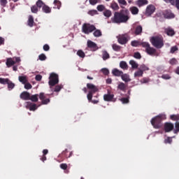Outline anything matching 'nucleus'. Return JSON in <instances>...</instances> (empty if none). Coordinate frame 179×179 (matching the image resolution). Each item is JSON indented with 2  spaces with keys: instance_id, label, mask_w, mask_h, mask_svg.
Listing matches in <instances>:
<instances>
[{
  "instance_id": "1",
  "label": "nucleus",
  "mask_w": 179,
  "mask_h": 179,
  "mask_svg": "<svg viewBox=\"0 0 179 179\" xmlns=\"http://www.w3.org/2000/svg\"><path fill=\"white\" fill-rule=\"evenodd\" d=\"M129 19H131V13H129V10L124 8L115 12L113 16L110 18V21L115 24H121L128 23Z\"/></svg>"
},
{
  "instance_id": "2",
  "label": "nucleus",
  "mask_w": 179,
  "mask_h": 179,
  "mask_svg": "<svg viewBox=\"0 0 179 179\" xmlns=\"http://www.w3.org/2000/svg\"><path fill=\"white\" fill-rule=\"evenodd\" d=\"M166 115L164 114H159L155 117H153L150 122L151 124L152 125L153 128L155 129H160V128L163 127V123L162 121L164 120H166Z\"/></svg>"
},
{
  "instance_id": "3",
  "label": "nucleus",
  "mask_w": 179,
  "mask_h": 179,
  "mask_svg": "<svg viewBox=\"0 0 179 179\" xmlns=\"http://www.w3.org/2000/svg\"><path fill=\"white\" fill-rule=\"evenodd\" d=\"M87 87L89 90V92L87 95V100L90 102L93 103V104H97V103H99V100H92V99H93V94H94V93H96V92H99V88H97L96 85L92 83H87Z\"/></svg>"
},
{
  "instance_id": "4",
  "label": "nucleus",
  "mask_w": 179,
  "mask_h": 179,
  "mask_svg": "<svg viewBox=\"0 0 179 179\" xmlns=\"http://www.w3.org/2000/svg\"><path fill=\"white\" fill-rule=\"evenodd\" d=\"M140 45L143 47V48H145V52L148 54V55H151L153 57H157L159 54L157 53V50L155 48L150 47V44L148 42H140Z\"/></svg>"
},
{
  "instance_id": "5",
  "label": "nucleus",
  "mask_w": 179,
  "mask_h": 179,
  "mask_svg": "<svg viewBox=\"0 0 179 179\" xmlns=\"http://www.w3.org/2000/svg\"><path fill=\"white\" fill-rule=\"evenodd\" d=\"M150 43L155 48H162L164 45L163 38L159 36H153L150 38Z\"/></svg>"
},
{
  "instance_id": "6",
  "label": "nucleus",
  "mask_w": 179,
  "mask_h": 179,
  "mask_svg": "<svg viewBox=\"0 0 179 179\" xmlns=\"http://www.w3.org/2000/svg\"><path fill=\"white\" fill-rule=\"evenodd\" d=\"M96 30V26L91 24L90 23H84L82 27V31L85 34H90Z\"/></svg>"
},
{
  "instance_id": "7",
  "label": "nucleus",
  "mask_w": 179,
  "mask_h": 179,
  "mask_svg": "<svg viewBox=\"0 0 179 179\" xmlns=\"http://www.w3.org/2000/svg\"><path fill=\"white\" fill-rule=\"evenodd\" d=\"M58 83H59L58 74L55 73H50L49 77V82H48L49 86L50 87L55 86V85H58Z\"/></svg>"
},
{
  "instance_id": "8",
  "label": "nucleus",
  "mask_w": 179,
  "mask_h": 179,
  "mask_svg": "<svg viewBox=\"0 0 179 179\" xmlns=\"http://www.w3.org/2000/svg\"><path fill=\"white\" fill-rule=\"evenodd\" d=\"M117 43L119 44H121L122 45H124L129 41V36L128 34H121L117 36Z\"/></svg>"
},
{
  "instance_id": "9",
  "label": "nucleus",
  "mask_w": 179,
  "mask_h": 179,
  "mask_svg": "<svg viewBox=\"0 0 179 179\" xmlns=\"http://www.w3.org/2000/svg\"><path fill=\"white\" fill-rule=\"evenodd\" d=\"M155 10H156V7H155L152 4L148 5L145 10L146 16H152V15H153V13H155Z\"/></svg>"
},
{
  "instance_id": "10",
  "label": "nucleus",
  "mask_w": 179,
  "mask_h": 179,
  "mask_svg": "<svg viewBox=\"0 0 179 179\" xmlns=\"http://www.w3.org/2000/svg\"><path fill=\"white\" fill-rule=\"evenodd\" d=\"M103 100L104 101H113V103L117 101V99H114V94H110V92L103 95Z\"/></svg>"
},
{
  "instance_id": "11",
  "label": "nucleus",
  "mask_w": 179,
  "mask_h": 179,
  "mask_svg": "<svg viewBox=\"0 0 179 179\" xmlns=\"http://www.w3.org/2000/svg\"><path fill=\"white\" fill-rule=\"evenodd\" d=\"M162 15L165 19H174L176 17V15H174V13H171V10H166L162 13Z\"/></svg>"
},
{
  "instance_id": "12",
  "label": "nucleus",
  "mask_w": 179,
  "mask_h": 179,
  "mask_svg": "<svg viewBox=\"0 0 179 179\" xmlns=\"http://www.w3.org/2000/svg\"><path fill=\"white\" fill-rule=\"evenodd\" d=\"M165 132H171L174 129V124L171 122H165L164 124Z\"/></svg>"
},
{
  "instance_id": "13",
  "label": "nucleus",
  "mask_w": 179,
  "mask_h": 179,
  "mask_svg": "<svg viewBox=\"0 0 179 179\" xmlns=\"http://www.w3.org/2000/svg\"><path fill=\"white\" fill-rule=\"evenodd\" d=\"M39 99L41 100L42 104L43 105L48 104V103L50 101V99H47L44 92H41L39 94Z\"/></svg>"
},
{
  "instance_id": "14",
  "label": "nucleus",
  "mask_w": 179,
  "mask_h": 179,
  "mask_svg": "<svg viewBox=\"0 0 179 179\" xmlns=\"http://www.w3.org/2000/svg\"><path fill=\"white\" fill-rule=\"evenodd\" d=\"M143 28L141 25H138L134 28L135 36H142Z\"/></svg>"
},
{
  "instance_id": "15",
  "label": "nucleus",
  "mask_w": 179,
  "mask_h": 179,
  "mask_svg": "<svg viewBox=\"0 0 179 179\" xmlns=\"http://www.w3.org/2000/svg\"><path fill=\"white\" fill-rule=\"evenodd\" d=\"M136 5L138 6V8H142V6H145V5H148L149 1L148 0H137L135 2Z\"/></svg>"
},
{
  "instance_id": "16",
  "label": "nucleus",
  "mask_w": 179,
  "mask_h": 179,
  "mask_svg": "<svg viewBox=\"0 0 179 179\" xmlns=\"http://www.w3.org/2000/svg\"><path fill=\"white\" fill-rule=\"evenodd\" d=\"M87 47L88 48L93 50V51L97 50V44L92 41H87Z\"/></svg>"
},
{
  "instance_id": "17",
  "label": "nucleus",
  "mask_w": 179,
  "mask_h": 179,
  "mask_svg": "<svg viewBox=\"0 0 179 179\" xmlns=\"http://www.w3.org/2000/svg\"><path fill=\"white\" fill-rule=\"evenodd\" d=\"M122 80L125 82V83H128V82H131V78L129 77V74L122 73V76H120Z\"/></svg>"
},
{
  "instance_id": "18",
  "label": "nucleus",
  "mask_w": 179,
  "mask_h": 179,
  "mask_svg": "<svg viewBox=\"0 0 179 179\" xmlns=\"http://www.w3.org/2000/svg\"><path fill=\"white\" fill-rule=\"evenodd\" d=\"M20 97L22 99V100H30V93L27 92H23L21 93Z\"/></svg>"
},
{
  "instance_id": "19",
  "label": "nucleus",
  "mask_w": 179,
  "mask_h": 179,
  "mask_svg": "<svg viewBox=\"0 0 179 179\" xmlns=\"http://www.w3.org/2000/svg\"><path fill=\"white\" fill-rule=\"evenodd\" d=\"M127 87H128V85L124 83H120L119 85H117V89L119 90H121V92H126Z\"/></svg>"
},
{
  "instance_id": "20",
  "label": "nucleus",
  "mask_w": 179,
  "mask_h": 179,
  "mask_svg": "<svg viewBox=\"0 0 179 179\" xmlns=\"http://www.w3.org/2000/svg\"><path fill=\"white\" fill-rule=\"evenodd\" d=\"M129 11L131 12V15H136L139 13V8L136 6H131L129 8Z\"/></svg>"
},
{
  "instance_id": "21",
  "label": "nucleus",
  "mask_w": 179,
  "mask_h": 179,
  "mask_svg": "<svg viewBox=\"0 0 179 179\" xmlns=\"http://www.w3.org/2000/svg\"><path fill=\"white\" fill-rule=\"evenodd\" d=\"M6 64L8 68H10V66H13V65L16 64V62H15L12 58H8L7 59Z\"/></svg>"
},
{
  "instance_id": "22",
  "label": "nucleus",
  "mask_w": 179,
  "mask_h": 179,
  "mask_svg": "<svg viewBox=\"0 0 179 179\" xmlns=\"http://www.w3.org/2000/svg\"><path fill=\"white\" fill-rule=\"evenodd\" d=\"M122 71H120L118 70V69H114L113 71H112V73L113 75V76H121L122 75Z\"/></svg>"
},
{
  "instance_id": "23",
  "label": "nucleus",
  "mask_w": 179,
  "mask_h": 179,
  "mask_svg": "<svg viewBox=\"0 0 179 179\" xmlns=\"http://www.w3.org/2000/svg\"><path fill=\"white\" fill-rule=\"evenodd\" d=\"M18 80L22 83V85H24L25 83H27V76H20L18 77Z\"/></svg>"
},
{
  "instance_id": "24",
  "label": "nucleus",
  "mask_w": 179,
  "mask_h": 179,
  "mask_svg": "<svg viewBox=\"0 0 179 179\" xmlns=\"http://www.w3.org/2000/svg\"><path fill=\"white\" fill-rule=\"evenodd\" d=\"M28 107H29L30 111H36V110L38 108L37 105L36 103H29Z\"/></svg>"
},
{
  "instance_id": "25",
  "label": "nucleus",
  "mask_w": 179,
  "mask_h": 179,
  "mask_svg": "<svg viewBox=\"0 0 179 179\" xmlns=\"http://www.w3.org/2000/svg\"><path fill=\"white\" fill-rule=\"evenodd\" d=\"M42 10L43 12H44V13H51V8H50V6H47V5H43V8H42Z\"/></svg>"
},
{
  "instance_id": "26",
  "label": "nucleus",
  "mask_w": 179,
  "mask_h": 179,
  "mask_svg": "<svg viewBox=\"0 0 179 179\" xmlns=\"http://www.w3.org/2000/svg\"><path fill=\"white\" fill-rule=\"evenodd\" d=\"M34 24V18L32 17V15H29L28 19V26H29V27H33Z\"/></svg>"
},
{
  "instance_id": "27",
  "label": "nucleus",
  "mask_w": 179,
  "mask_h": 179,
  "mask_svg": "<svg viewBox=\"0 0 179 179\" xmlns=\"http://www.w3.org/2000/svg\"><path fill=\"white\" fill-rule=\"evenodd\" d=\"M143 76V71L142 70H138L134 73V78H142Z\"/></svg>"
},
{
  "instance_id": "28",
  "label": "nucleus",
  "mask_w": 179,
  "mask_h": 179,
  "mask_svg": "<svg viewBox=\"0 0 179 179\" xmlns=\"http://www.w3.org/2000/svg\"><path fill=\"white\" fill-rule=\"evenodd\" d=\"M53 3L55 5L54 9H61V1H59V0H55Z\"/></svg>"
},
{
  "instance_id": "29",
  "label": "nucleus",
  "mask_w": 179,
  "mask_h": 179,
  "mask_svg": "<svg viewBox=\"0 0 179 179\" xmlns=\"http://www.w3.org/2000/svg\"><path fill=\"white\" fill-rule=\"evenodd\" d=\"M165 31H166L167 36H173L176 34V32L174 31V30L173 29H170V28L166 29L165 30Z\"/></svg>"
},
{
  "instance_id": "30",
  "label": "nucleus",
  "mask_w": 179,
  "mask_h": 179,
  "mask_svg": "<svg viewBox=\"0 0 179 179\" xmlns=\"http://www.w3.org/2000/svg\"><path fill=\"white\" fill-rule=\"evenodd\" d=\"M120 67L124 70L128 69V64H127V62H124V61L120 62Z\"/></svg>"
},
{
  "instance_id": "31",
  "label": "nucleus",
  "mask_w": 179,
  "mask_h": 179,
  "mask_svg": "<svg viewBox=\"0 0 179 179\" xmlns=\"http://www.w3.org/2000/svg\"><path fill=\"white\" fill-rule=\"evenodd\" d=\"M29 100H31L34 103H37L38 101V94L29 96Z\"/></svg>"
},
{
  "instance_id": "32",
  "label": "nucleus",
  "mask_w": 179,
  "mask_h": 179,
  "mask_svg": "<svg viewBox=\"0 0 179 179\" xmlns=\"http://www.w3.org/2000/svg\"><path fill=\"white\" fill-rule=\"evenodd\" d=\"M93 36L94 37H101L102 36L101 31L100 29H96L93 33Z\"/></svg>"
},
{
  "instance_id": "33",
  "label": "nucleus",
  "mask_w": 179,
  "mask_h": 179,
  "mask_svg": "<svg viewBox=\"0 0 179 179\" xmlns=\"http://www.w3.org/2000/svg\"><path fill=\"white\" fill-rule=\"evenodd\" d=\"M129 64L131 65L133 69H138V64L134 60H130Z\"/></svg>"
},
{
  "instance_id": "34",
  "label": "nucleus",
  "mask_w": 179,
  "mask_h": 179,
  "mask_svg": "<svg viewBox=\"0 0 179 179\" xmlns=\"http://www.w3.org/2000/svg\"><path fill=\"white\" fill-rule=\"evenodd\" d=\"M103 13L106 17H111L113 15V13L110 10H105Z\"/></svg>"
},
{
  "instance_id": "35",
  "label": "nucleus",
  "mask_w": 179,
  "mask_h": 179,
  "mask_svg": "<svg viewBox=\"0 0 179 179\" xmlns=\"http://www.w3.org/2000/svg\"><path fill=\"white\" fill-rule=\"evenodd\" d=\"M7 85L8 90H12V89L15 88V83H13L10 80H8V82H7Z\"/></svg>"
},
{
  "instance_id": "36",
  "label": "nucleus",
  "mask_w": 179,
  "mask_h": 179,
  "mask_svg": "<svg viewBox=\"0 0 179 179\" xmlns=\"http://www.w3.org/2000/svg\"><path fill=\"white\" fill-rule=\"evenodd\" d=\"M43 5H45L44 3V2H43V1L41 0H38L36 3V6L39 8V9H41V8H43Z\"/></svg>"
},
{
  "instance_id": "37",
  "label": "nucleus",
  "mask_w": 179,
  "mask_h": 179,
  "mask_svg": "<svg viewBox=\"0 0 179 179\" xmlns=\"http://www.w3.org/2000/svg\"><path fill=\"white\" fill-rule=\"evenodd\" d=\"M120 100L122 104H128V103H129V96L126 98H121Z\"/></svg>"
},
{
  "instance_id": "38",
  "label": "nucleus",
  "mask_w": 179,
  "mask_h": 179,
  "mask_svg": "<svg viewBox=\"0 0 179 179\" xmlns=\"http://www.w3.org/2000/svg\"><path fill=\"white\" fill-rule=\"evenodd\" d=\"M131 45L132 47H139L141 45V41H133L131 42Z\"/></svg>"
},
{
  "instance_id": "39",
  "label": "nucleus",
  "mask_w": 179,
  "mask_h": 179,
  "mask_svg": "<svg viewBox=\"0 0 179 179\" xmlns=\"http://www.w3.org/2000/svg\"><path fill=\"white\" fill-rule=\"evenodd\" d=\"M170 120L172 121H179V115H171Z\"/></svg>"
},
{
  "instance_id": "40",
  "label": "nucleus",
  "mask_w": 179,
  "mask_h": 179,
  "mask_svg": "<svg viewBox=\"0 0 179 179\" xmlns=\"http://www.w3.org/2000/svg\"><path fill=\"white\" fill-rule=\"evenodd\" d=\"M77 55H78V57H80V58H85V57H86V55H85V52H83V50H78Z\"/></svg>"
},
{
  "instance_id": "41",
  "label": "nucleus",
  "mask_w": 179,
  "mask_h": 179,
  "mask_svg": "<svg viewBox=\"0 0 179 179\" xmlns=\"http://www.w3.org/2000/svg\"><path fill=\"white\" fill-rule=\"evenodd\" d=\"M138 69L140 71H142L143 72H145V71H149V67H148L145 64H141Z\"/></svg>"
},
{
  "instance_id": "42",
  "label": "nucleus",
  "mask_w": 179,
  "mask_h": 179,
  "mask_svg": "<svg viewBox=\"0 0 179 179\" xmlns=\"http://www.w3.org/2000/svg\"><path fill=\"white\" fill-rule=\"evenodd\" d=\"M102 58L103 61H106L108 59V58H110V55L108 54V52H107V51L103 52Z\"/></svg>"
},
{
  "instance_id": "43",
  "label": "nucleus",
  "mask_w": 179,
  "mask_h": 179,
  "mask_svg": "<svg viewBox=\"0 0 179 179\" xmlns=\"http://www.w3.org/2000/svg\"><path fill=\"white\" fill-rule=\"evenodd\" d=\"M112 48L114 51H120L121 50V46L114 43L113 45H112Z\"/></svg>"
},
{
  "instance_id": "44",
  "label": "nucleus",
  "mask_w": 179,
  "mask_h": 179,
  "mask_svg": "<svg viewBox=\"0 0 179 179\" xmlns=\"http://www.w3.org/2000/svg\"><path fill=\"white\" fill-rule=\"evenodd\" d=\"M31 11L32 12V13H37V12H38V7L36 5L32 6L31 7Z\"/></svg>"
},
{
  "instance_id": "45",
  "label": "nucleus",
  "mask_w": 179,
  "mask_h": 179,
  "mask_svg": "<svg viewBox=\"0 0 179 179\" xmlns=\"http://www.w3.org/2000/svg\"><path fill=\"white\" fill-rule=\"evenodd\" d=\"M110 7L112 9H113V10H118V9H120V6L117 3H112Z\"/></svg>"
},
{
  "instance_id": "46",
  "label": "nucleus",
  "mask_w": 179,
  "mask_h": 179,
  "mask_svg": "<svg viewBox=\"0 0 179 179\" xmlns=\"http://www.w3.org/2000/svg\"><path fill=\"white\" fill-rule=\"evenodd\" d=\"M8 80H9V78H0V83L1 85H7Z\"/></svg>"
},
{
  "instance_id": "47",
  "label": "nucleus",
  "mask_w": 179,
  "mask_h": 179,
  "mask_svg": "<svg viewBox=\"0 0 179 179\" xmlns=\"http://www.w3.org/2000/svg\"><path fill=\"white\" fill-rule=\"evenodd\" d=\"M174 134H178L179 132V122H176L175 123V129L173 131Z\"/></svg>"
},
{
  "instance_id": "48",
  "label": "nucleus",
  "mask_w": 179,
  "mask_h": 179,
  "mask_svg": "<svg viewBox=\"0 0 179 179\" xmlns=\"http://www.w3.org/2000/svg\"><path fill=\"white\" fill-rule=\"evenodd\" d=\"M38 59L40 61H45V59H47V56H45V55L44 53H42V54L39 55Z\"/></svg>"
},
{
  "instance_id": "49",
  "label": "nucleus",
  "mask_w": 179,
  "mask_h": 179,
  "mask_svg": "<svg viewBox=\"0 0 179 179\" xmlns=\"http://www.w3.org/2000/svg\"><path fill=\"white\" fill-rule=\"evenodd\" d=\"M32 87L33 86L28 81L24 84V89L27 90H30Z\"/></svg>"
},
{
  "instance_id": "50",
  "label": "nucleus",
  "mask_w": 179,
  "mask_h": 179,
  "mask_svg": "<svg viewBox=\"0 0 179 179\" xmlns=\"http://www.w3.org/2000/svg\"><path fill=\"white\" fill-rule=\"evenodd\" d=\"M88 15H90V16H94V15H97V10H90L88 11Z\"/></svg>"
},
{
  "instance_id": "51",
  "label": "nucleus",
  "mask_w": 179,
  "mask_h": 179,
  "mask_svg": "<svg viewBox=\"0 0 179 179\" xmlns=\"http://www.w3.org/2000/svg\"><path fill=\"white\" fill-rule=\"evenodd\" d=\"M97 10H99V12H103V10H104V9H106V7L104 6V5H99L96 7Z\"/></svg>"
},
{
  "instance_id": "52",
  "label": "nucleus",
  "mask_w": 179,
  "mask_h": 179,
  "mask_svg": "<svg viewBox=\"0 0 179 179\" xmlns=\"http://www.w3.org/2000/svg\"><path fill=\"white\" fill-rule=\"evenodd\" d=\"M62 87H64L63 85H56L54 90V92H58L61 91V89H62Z\"/></svg>"
},
{
  "instance_id": "53",
  "label": "nucleus",
  "mask_w": 179,
  "mask_h": 179,
  "mask_svg": "<svg viewBox=\"0 0 179 179\" xmlns=\"http://www.w3.org/2000/svg\"><path fill=\"white\" fill-rule=\"evenodd\" d=\"M134 57L136 59H141V58H142V56L141 55V53L139 52H134Z\"/></svg>"
},
{
  "instance_id": "54",
  "label": "nucleus",
  "mask_w": 179,
  "mask_h": 179,
  "mask_svg": "<svg viewBox=\"0 0 179 179\" xmlns=\"http://www.w3.org/2000/svg\"><path fill=\"white\" fill-rule=\"evenodd\" d=\"M8 3V0H0V4L3 8H5Z\"/></svg>"
},
{
  "instance_id": "55",
  "label": "nucleus",
  "mask_w": 179,
  "mask_h": 179,
  "mask_svg": "<svg viewBox=\"0 0 179 179\" xmlns=\"http://www.w3.org/2000/svg\"><path fill=\"white\" fill-rule=\"evenodd\" d=\"M171 65H177V59L176 58H173L169 61Z\"/></svg>"
},
{
  "instance_id": "56",
  "label": "nucleus",
  "mask_w": 179,
  "mask_h": 179,
  "mask_svg": "<svg viewBox=\"0 0 179 179\" xmlns=\"http://www.w3.org/2000/svg\"><path fill=\"white\" fill-rule=\"evenodd\" d=\"M162 79H165L166 80L169 79H171V77H170V75L169 74H164L162 76Z\"/></svg>"
},
{
  "instance_id": "57",
  "label": "nucleus",
  "mask_w": 179,
  "mask_h": 179,
  "mask_svg": "<svg viewBox=\"0 0 179 179\" xmlns=\"http://www.w3.org/2000/svg\"><path fill=\"white\" fill-rule=\"evenodd\" d=\"M178 48H177V46H173L171 48V54H174L176 51H178Z\"/></svg>"
},
{
  "instance_id": "58",
  "label": "nucleus",
  "mask_w": 179,
  "mask_h": 179,
  "mask_svg": "<svg viewBox=\"0 0 179 179\" xmlns=\"http://www.w3.org/2000/svg\"><path fill=\"white\" fill-rule=\"evenodd\" d=\"M60 169H62V170H66V169H68V164H60Z\"/></svg>"
},
{
  "instance_id": "59",
  "label": "nucleus",
  "mask_w": 179,
  "mask_h": 179,
  "mask_svg": "<svg viewBox=\"0 0 179 179\" xmlns=\"http://www.w3.org/2000/svg\"><path fill=\"white\" fill-rule=\"evenodd\" d=\"M90 5L94 6L96 3H99V0H89Z\"/></svg>"
},
{
  "instance_id": "60",
  "label": "nucleus",
  "mask_w": 179,
  "mask_h": 179,
  "mask_svg": "<svg viewBox=\"0 0 179 179\" xmlns=\"http://www.w3.org/2000/svg\"><path fill=\"white\" fill-rule=\"evenodd\" d=\"M117 2H119L120 5H124V6H127V5L126 0H117Z\"/></svg>"
},
{
  "instance_id": "61",
  "label": "nucleus",
  "mask_w": 179,
  "mask_h": 179,
  "mask_svg": "<svg viewBox=\"0 0 179 179\" xmlns=\"http://www.w3.org/2000/svg\"><path fill=\"white\" fill-rule=\"evenodd\" d=\"M101 72L103 75H108V73H110V71L107 69H102Z\"/></svg>"
},
{
  "instance_id": "62",
  "label": "nucleus",
  "mask_w": 179,
  "mask_h": 179,
  "mask_svg": "<svg viewBox=\"0 0 179 179\" xmlns=\"http://www.w3.org/2000/svg\"><path fill=\"white\" fill-rule=\"evenodd\" d=\"M173 142V140L168 137L166 139L164 140V143H171Z\"/></svg>"
},
{
  "instance_id": "63",
  "label": "nucleus",
  "mask_w": 179,
  "mask_h": 179,
  "mask_svg": "<svg viewBox=\"0 0 179 179\" xmlns=\"http://www.w3.org/2000/svg\"><path fill=\"white\" fill-rule=\"evenodd\" d=\"M35 79L38 82H40V80H41V79H43V76H41V75H36L35 77Z\"/></svg>"
},
{
  "instance_id": "64",
  "label": "nucleus",
  "mask_w": 179,
  "mask_h": 179,
  "mask_svg": "<svg viewBox=\"0 0 179 179\" xmlns=\"http://www.w3.org/2000/svg\"><path fill=\"white\" fill-rule=\"evenodd\" d=\"M43 50L44 51H50V45H48V44L44 45Z\"/></svg>"
}]
</instances>
